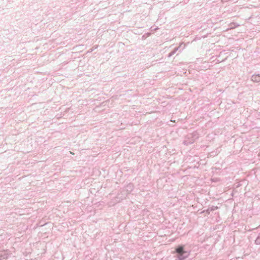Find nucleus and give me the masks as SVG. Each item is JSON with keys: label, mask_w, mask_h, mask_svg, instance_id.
Returning a JSON list of instances; mask_svg holds the SVG:
<instances>
[{"label": "nucleus", "mask_w": 260, "mask_h": 260, "mask_svg": "<svg viewBox=\"0 0 260 260\" xmlns=\"http://www.w3.org/2000/svg\"><path fill=\"white\" fill-rule=\"evenodd\" d=\"M175 53L174 52V51H171L169 54H168V57H171L172 56H173Z\"/></svg>", "instance_id": "nucleus-11"}, {"label": "nucleus", "mask_w": 260, "mask_h": 260, "mask_svg": "<svg viewBox=\"0 0 260 260\" xmlns=\"http://www.w3.org/2000/svg\"><path fill=\"white\" fill-rule=\"evenodd\" d=\"M255 243L256 244H260V235H259L256 239L255 241Z\"/></svg>", "instance_id": "nucleus-6"}, {"label": "nucleus", "mask_w": 260, "mask_h": 260, "mask_svg": "<svg viewBox=\"0 0 260 260\" xmlns=\"http://www.w3.org/2000/svg\"><path fill=\"white\" fill-rule=\"evenodd\" d=\"M10 255V253L8 250H3L0 251V260L7 259Z\"/></svg>", "instance_id": "nucleus-3"}, {"label": "nucleus", "mask_w": 260, "mask_h": 260, "mask_svg": "<svg viewBox=\"0 0 260 260\" xmlns=\"http://www.w3.org/2000/svg\"><path fill=\"white\" fill-rule=\"evenodd\" d=\"M199 138L198 134L197 132H193L192 134H190L187 135L185 138L183 143L185 145H188L192 144L196 140Z\"/></svg>", "instance_id": "nucleus-2"}, {"label": "nucleus", "mask_w": 260, "mask_h": 260, "mask_svg": "<svg viewBox=\"0 0 260 260\" xmlns=\"http://www.w3.org/2000/svg\"><path fill=\"white\" fill-rule=\"evenodd\" d=\"M251 80L254 82H260V74L253 75L251 76Z\"/></svg>", "instance_id": "nucleus-4"}, {"label": "nucleus", "mask_w": 260, "mask_h": 260, "mask_svg": "<svg viewBox=\"0 0 260 260\" xmlns=\"http://www.w3.org/2000/svg\"><path fill=\"white\" fill-rule=\"evenodd\" d=\"M210 208H209V209H208L207 210V212L208 213H210Z\"/></svg>", "instance_id": "nucleus-12"}, {"label": "nucleus", "mask_w": 260, "mask_h": 260, "mask_svg": "<svg viewBox=\"0 0 260 260\" xmlns=\"http://www.w3.org/2000/svg\"><path fill=\"white\" fill-rule=\"evenodd\" d=\"M98 45H95L92 48L90 49L88 51V52H92L94 49H96L98 48Z\"/></svg>", "instance_id": "nucleus-7"}, {"label": "nucleus", "mask_w": 260, "mask_h": 260, "mask_svg": "<svg viewBox=\"0 0 260 260\" xmlns=\"http://www.w3.org/2000/svg\"><path fill=\"white\" fill-rule=\"evenodd\" d=\"M217 206H212L211 208H210V211H214L217 209Z\"/></svg>", "instance_id": "nucleus-10"}, {"label": "nucleus", "mask_w": 260, "mask_h": 260, "mask_svg": "<svg viewBox=\"0 0 260 260\" xmlns=\"http://www.w3.org/2000/svg\"><path fill=\"white\" fill-rule=\"evenodd\" d=\"M176 252L177 253L176 258L175 260H184L187 257L189 254V253L184 250L183 246H179L176 249Z\"/></svg>", "instance_id": "nucleus-1"}, {"label": "nucleus", "mask_w": 260, "mask_h": 260, "mask_svg": "<svg viewBox=\"0 0 260 260\" xmlns=\"http://www.w3.org/2000/svg\"><path fill=\"white\" fill-rule=\"evenodd\" d=\"M127 190L129 189L130 191H132L133 189V186L132 184H129L128 185H127Z\"/></svg>", "instance_id": "nucleus-8"}, {"label": "nucleus", "mask_w": 260, "mask_h": 260, "mask_svg": "<svg viewBox=\"0 0 260 260\" xmlns=\"http://www.w3.org/2000/svg\"><path fill=\"white\" fill-rule=\"evenodd\" d=\"M239 26V24H237V23H236L235 22H232V23L229 24V27L228 28L225 30V31H228L230 29L235 28H236V27H238Z\"/></svg>", "instance_id": "nucleus-5"}, {"label": "nucleus", "mask_w": 260, "mask_h": 260, "mask_svg": "<svg viewBox=\"0 0 260 260\" xmlns=\"http://www.w3.org/2000/svg\"><path fill=\"white\" fill-rule=\"evenodd\" d=\"M182 44L183 43H181L179 47L175 48L173 51H174L175 53H176L177 52V51L178 50V49L181 47V46L182 45Z\"/></svg>", "instance_id": "nucleus-9"}]
</instances>
